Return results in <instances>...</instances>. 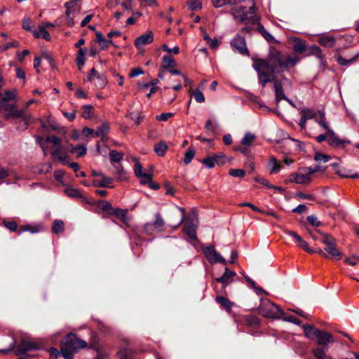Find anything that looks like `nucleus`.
Returning a JSON list of instances; mask_svg holds the SVG:
<instances>
[{
  "label": "nucleus",
  "mask_w": 359,
  "mask_h": 359,
  "mask_svg": "<svg viewBox=\"0 0 359 359\" xmlns=\"http://www.w3.org/2000/svg\"><path fill=\"white\" fill-rule=\"evenodd\" d=\"M299 60L300 57L298 55H284L273 47L269 48L266 59L254 60L252 67L257 73L259 83L262 87H264L268 83H273L275 99L277 102L285 100L293 107H295L294 102L284 94L283 88L286 89L292 88V82L284 76H281L278 79L277 74L290 70Z\"/></svg>",
  "instance_id": "obj_1"
},
{
  "label": "nucleus",
  "mask_w": 359,
  "mask_h": 359,
  "mask_svg": "<svg viewBox=\"0 0 359 359\" xmlns=\"http://www.w3.org/2000/svg\"><path fill=\"white\" fill-rule=\"evenodd\" d=\"M37 142L44 152L47 154L48 143H52L50 154L55 160L58 161L62 164L67 163V151H69V146L65 147L61 144L62 139L55 135L47 136L45 140L41 137H36Z\"/></svg>",
  "instance_id": "obj_2"
},
{
  "label": "nucleus",
  "mask_w": 359,
  "mask_h": 359,
  "mask_svg": "<svg viewBox=\"0 0 359 359\" xmlns=\"http://www.w3.org/2000/svg\"><path fill=\"white\" fill-rule=\"evenodd\" d=\"M291 43L295 53L302 55L303 57L315 55L319 60L320 65L323 67L325 65L324 56L318 46L316 45L308 46L304 40L296 37L291 39Z\"/></svg>",
  "instance_id": "obj_3"
},
{
  "label": "nucleus",
  "mask_w": 359,
  "mask_h": 359,
  "mask_svg": "<svg viewBox=\"0 0 359 359\" xmlns=\"http://www.w3.org/2000/svg\"><path fill=\"white\" fill-rule=\"evenodd\" d=\"M86 346L85 341L76 337L74 334H69L61 341L60 353L65 359H71L76 352Z\"/></svg>",
  "instance_id": "obj_4"
},
{
  "label": "nucleus",
  "mask_w": 359,
  "mask_h": 359,
  "mask_svg": "<svg viewBox=\"0 0 359 359\" xmlns=\"http://www.w3.org/2000/svg\"><path fill=\"white\" fill-rule=\"evenodd\" d=\"M325 168L323 166L308 167L302 168L298 173L290 175V180L300 184H306L311 182L312 175L318 172H324Z\"/></svg>",
  "instance_id": "obj_5"
},
{
  "label": "nucleus",
  "mask_w": 359,
  "mask_h": 359,
  "mask_svg": "<svg viewBox=\"0 0 359 359\" xmlns=\"http://www.w3.org/2000/svg\"><path fill=\"white\" fill-rule=\"evenodd\" d=\"M258 309L259 314L265 318H281L284 315L283 311L268 299L261 300Z\"/></svg>",
  "instance_id": "obj_6"
},
{
  "label": "nucleus",
  "mask_w": 359,
  "mask_h": 359,
  "mask_svg": "<svg viewBox=\"0 0 359 359\" xmlns=\"http://www.w3.org/2000/svg\"><path fill=\"white\" fill-rule=\"evenodd\" d=\"M54 24H23V28L29 31L36 38H41L50 41L51 37L48 33L49 29L53 28Z\"/></svg>",
  "instance_id": "obj_7"
},
{
  "label": "nucleus",
  "mask_w": 359,
  "mask_h": 359,
  "mask_svg": "<svg viewBox=\"0 0 359 359\" xmlns=\"http://www.w3.org/2000/svg\"><path fill=\"white\" fill-rule=\"evenodd\" d=\"M321 234L323 236L321 242L325 245L324 250L327 252V255L338 260L340 259L342 257V254L337 247L335 239L329 234Z\"/></svg>",
  "instance_id": "obj_8"
},
{
  "label": "nucleus",
  "mask_w": 359,
  "mask_h": 359,
  "mask_svg": "<svg viewBox=\"0 0 359 359\" xmlns=\"http://www.w3.org/2000/svg\"><path fill=\"white\" fill-rule=\"evenodd\" d=\"M165 221L161 214L157 212L155 214V221L145 224L144 229L148 234H154L163 231Z\"/></svg>",
  "instance_id": "obj_9"
},
{
  "label": "nucleus",
  "mask_w": 359,
  "mask_h": 359,
  "mask_svg": "<svg viewBox=\"0 0 359 359\" xmlns=\"http://www.w3.org/2000/svg\"><path fill=\"white\" fill-rule=\"evenodd\" d=\"M202 251L208 261L213 264L216 263L226 264V261L219 252H217L214 245L202 247Z\"/></svg>",
  "instance_id": "obj_10"
},
{
  "label": "nucleus",
  "mask_w": 359,
  "mask_h": 359,
  "mask_svg": "<svg viewBox=\"0 0 359 359\" xmlns=\"http://www.w3.org/2000/svg\"><path fill=\"white\" fill-rule=\"evenodd\" d=\"M82 0H72L65 4L66 8V15L69 21L77 20L76 16L79 15L81 11V2Z\"/></svg>",
  "instance_id": "obj_11"
},
{
  "label": "nucleus",
  "mask_w": 359,
  "mask_h": 359,
  "mask_svg": "<svg viewBox=\"0 0 359 359\" xmlns=\"http://www.w3.org/2000/svg\"><path fill=\"white\" fill-rule=\"evenodd\" d=\"M154 41V34L151 31H147L145 34L137 37L134 41V45L141 54L144 53V46Z\"/></svg>",
  "instance_id": "obj_12"
},
{
  "label": "nucleus",
  "mask_w": 359,
  "mask_h": 359,
  "mask_svg": "<svg viewBox=\"0 0 359 359\" xmlns=\"http://www.w3.org/2000/svg\"><path fill=\"white\" fill-rule=\"evenodd\" d=\"M86 81L93 82L99 88H103L107 84V80L104 74L98 73L94 68L87 76Z\"/></svg>",
  "instance_id": "obj_13"
},
{
  "label": "nucleus",
  "mask_w": 359,
  "mask_h": 359,
  "mask_svg": "<svg viewBox=\"0 0 359 359\" xmlns=\"http://www.w3.org/2000/svg\"><path fill=\"white\" fill-rule=\"evenodd\" d=\"M284 233L291 236L299 248H302L309 253H313V250L311 248L308 243L296 232L285 229L284 230Z\"/></svg>",
  "instance_id": "obj_14"
},
{
  "label": "nucleus",
  "mask_w": 359,
  "mask_h": 359,
  "mask_svg": "<svg viewBox=\"0 0 359 359\" xmlns=\"http://www.w3.org/2000/svg\"><path fill=\"white\" fill-rule=\"evenodd\" d=\"M315 338L316 339L317 344L321 346H326L334 341L332 335L330 333L321 330H318L316 332Z\"/></svg>",
  "instance_id": "obj_15"
},
{
  "label": "nucleus",
  "mask_w": 359,
  "mask_h": 359,
  "mask_svg": "<svg viewBox=\"0 0 359 359\" xmlns=\"http://www.w3.org/2000/svg\"><path fill=\"white\" fill-rule=\"evenodd\" d=\"M328 137L327 142L330 146L333 147H344V143L350 144L351 142L349 140H340L338 136L334 133V132L331 129L327 131Z\"/></svg>",
  "instance_id": "obj_16"
},
{
  "label": "nucleus",
  "mask_w": 359,
  "mask_h": 359,
  "mask_svg": "<svg viewBox=\"0 0 359 359\" xmlns=\"http://www.w3.org/2000/svg\"><path fill=\"white\" fill-rule=\"evenodd\" d=\"M36 348H38V345L36 343L23 340L18 345L15 353L17 355H21L27 351L35 350Z\"/></svg>",
  "instance_id": "obj_17"
},
{
  "label": "nucleus",
  "mask_w": 359,
  "mask_h": 359,
  "mask_svg": "<svg viewBox=\"0 0 359 359\" xmlns=\"http://www.w3.org/2000/svg\"><path fill=\"white\" fill-rule=\"evenodd\" d=\"M236 275V274L234 271H232L226 267L224 274L221 277L217 278L215 281L221 283L223 285V288L224 289L226 285L232 282V280Z\"/></svg>",
  "instance_id": "obj_18"
},
{
  "label": "nucleus",
  "mask_w": 359,
  "mask_h": 359,
  "mask_svg": "<svg viewBox=\"0 0 359 359\" xmlns=\"http://www.w3.org/2000/svg\"><path fill=\"white\" fill-rule=\"evenodd\" d=\"M231 46L235 48L241 54H244L248 52L246 48L245 41L243 37L240 35H236L233 40L231 43Z\"/></svg>",
  "instance_id": "obj_19"
},
{
  "label": "nucleus",
  "mask_w": 359,
  "mask_h": 359,
  "mask_svg": "<svg viewBox=\"0 0 359 359\" xmlns=\"http://www.w3.org/2000/svg\"><path fill=\"white\" fill-rule=\"evenodd\" d=\"M178 210L180 212V215L178 216V213L173 212H172V217L173 219L178 217L176 222L174 221H171L169 224V226L174 229H177L184 221L185 219V210L183 208H177Z\"/></svg>",
  "instance_id": "obj_20"
},
{
  "label": "nucleus",
  "mask_w": 359,
  "mask_h": 359,
  "mask_svg": "<svg viewBox=\"0 0 359 359\" xmlns=\"http://www.w3.org/2000/svg\"><path fill=\"white\" fill-rule=\"evenodd\" d=\"M318 42L325 48H332L335 45V38L332 35H323L318 39Z\"/></svg>",
  "instance_id": "obj_21"
},
{
  "label": "nucleus",
  "mask_w": 359,
  "mask_h": 359,
  "mask_svg": "<svg viewBox=\"0 0 359 359\" xmlns=\"http://www.w3.org/2000/svg\"><path fill=\"white\" fill-rule=\"evenodd\" d=\"M196 230V226L192 222H186L183 227L184 233L194 240L197 239Z\"/></svg>",
  "instance_id": "obj_22"
},
{
  "label": "nucleus",
  "mask_w": 359,
  "mask_h": 359,
  "mask_svg": "<svg viewBox=\"0 0 359 359\" xmlns=\"http://www.w3.org/2000/svg\"><path fill=\"white\" fill-rule=\"evenodd\" d=\"M86 52L87 50L85 48H81L79 50L78 54L76 57V63L79 70H81L85 65V54L86 53Z\"/></svg>",
  "instance_id": "obj_23"
},
{
  "label": "nucleus",
  "mask_w": 359,
  "mask_h": 359,
  "mask_svg": "<svg viewBox=\"0 0 359 359\" xmlns=\"http://www.w3.org/2000/svg\"><path fill=\"white\" fill-rule=\"evenodd\" d=\"M332 166L334 168L336 172L343 177H352L355 178L358 177L356 174L351 175L350 170L345 169L344 168L339 167L337 163H332Z\"/></svg>",
  "instance_id": "obj_24"
},
{
  "label": "nucleus",
  "mask_w": 359,
  "mask_h": 359,
  "mask_svg": "<svg viewBox=\"0 0 359 359\" xmlns=\"http://www.w3.org/2000/svg\"><path fill=\"white\" fill-rule=\"evenodd\" d=\"M268 169L271 174L278 173L280 169L281 165L278 163L276 158L274 156H271L268 163Z\"/></svg>",
  "instance_id": "obj_25"
},
{
  "label": "nucleus",
  "mask_w": 359,
  "mask_h": 359,
  "mask_svg": "<svg viewBox=\"0 0 359 359\" xmlns=\"http://www.w3.org/2000/svg\"><path fill=\"white\" fill-rule=\"evenodd\" d=\"M200 29L203 32V39L207 42V43L209 45V46L212 48L215 49L219 46V41L218 40L215 39H211L208 34L206 33V32L203 29V27H200Z\"/></svg>",
  "instance_id": "obj_26"
},
{
  "label": "nucleus",
  "mask_w": 359,
  "mask_h": 359,
  "mask_svg": "<svg viewBox=\"0 0 359 359\" xmlns=\"http://www.w3.org/2000/svg\"><path fill=\"white\" fill-rule=\"evenodd\" d=\"M101 180H95L93 182L95 187H110V184L112 183L113 180L109 177H106L102 175Z\"/></svg>",
  "instance_id": "obj_27"
},
{
  "label": "nucleus",
  "mask_w": 359,
  "mask_h": 359,
  "mask_svg": "<svg viewBox=\"0 0 359 359\" xmlns=\"http://www.w3.org/2000/svg\"><path fill=\"white\" fill-rule=\"evenodd\" d=\"M69 151L72 154H76L78 157H80L86 154L87 149L84 145L81 144L74 147L69 144Z\"/></svg>",
  "instance_id": "obj_28"
},
{
  "label": "nucleus",
  "mask_w": 359,
  "mask_h": 359,
  "mask_svg": "<svg viewBox=\"0 0 359 359\" xmlns=\"http://www.w3.org/2000/svg\"><path fill=\"white\" fill-rule=\"evenodd\" d=\"M168 145L164 141L158 142L154 145V150L158 156H163L168 150Z\"/></svg>",
  "instance_id": "obj_29"
},
{
  "label": "nucleus",
  "mask_w": 359,
  "mask_h": 359,
  "mask_svg": "<svg viewBox=\"0 0 359 359\" xmlns=\"http://www.w3.org/2000/svg\"><path fill=\"white\" fill-rule=\"evenodd\" d=\"M162 69L164 70H167L170 67H173L176 65L175 60L170 55H164L162 60Z\"/></svg>",
  "instance_id": "obj_30"
},
{
  "label": "nucleus",
  "mask_w": 359,
  "mask_h": 359,
  "mask_svg": "<svg viewBox=\"0 0 359 359\" xmlns=\"http://www.w3.org/2000/svg\"><path fill=\"white\" fill-rule=\"evenodd\" d=\"M52 170V165L50 163H41L34 168V172L38 174H46Z\"/></svg>",
  "instance_id": "obj_31"
},
{
  "label": "nucleus",
  "mask_w": 359,
  "mask_h": 359,
  "mask_svg": "<svg viewBox=\"0 0 359 359\" xmlns=\"http://www.w3.org/2000/svg\"><path fill=\"white\" fill-rule=\"evenodd\" d=\"M258 31L262 35V36L269 43H276L277 41L275 38L269 33L264 27L262 25V24H258Z\"/></svg>",
  "instance_id": "obj_32"
},
{
  "label": "nucleus",
  "mask_w": 359,
  "mask_h": 359,
  "mask_svg": "<svg viewBox=\"0 0 359 359\" xmlns=\"http://www.w3.org/2000/svg\"><path fill=\"white\" fill-rule=\"evenodd\" d=\"M215 300L217 303L220 304L224 308H225L228 311L231 309L233 306V303L229 301L226 297L223 296H217Z\"/></svg>",
  "instance_id": "obj_33"
},
{
  "label": "nucleus",
  "mask_w": 359,
  "mask_h": 359,
  "mask_svg": "<svg viewBox=\"0 0 359 359\" xmlns=\"http://www.w3.org/2000/svg\"><path fill=\"white\" fill-rule=\"evenodd\" d=\"M319 114H320V118L319 119L316 118V122L318 123V124L320 126H321L323 128H324L327 132L328 131V130H331V128H330V126L326 121L325 111H320Z\"/></svg>",
  "instance_id": "obj_34"
},
{
  "label": "nucleus",
  "mask_w": 359,
  "mask_h": 359,
  "mask_svg": "<svg viewBox=\"0 0 359 359\" xmlns=\"http://www.w3.org/2000/svg\"><path fill=\"white\" fill-rule=\"evenodd\" d=\"M6 111L8 112V117H13L15 118H18L23 117L25 109H16L15 105H12V109L11 110H5Z\"/></svg>",
  "instance_id": "obj_35"
},
{
  "label": "nucleus",
  "mask_w": 359,
  "mask_h": 359,
  "mask_svg": "<svg viewBox=\"0 0 359 359\" xmlns=\"http://www.w3.org/2000/svg\"><path fill=\"white\" fill-rule=\"evenodd\" d=\"M109 131L108 125L105 123H102L98 127L97 130L95 132L94 136L101 137L102 140L106 137Z\"/></svg>",
  "instance_id": "obj_36"
},
{
  "label": "nucleus",
  "mask_w": 359,
  "mask_h": 359,
  "mask_svg": "<svg viewBox=\"0 0 359 359\" xmlns=\"http://www.w3.org/2000/svg\"><path fill=\"white\" fill-rule=\"evenodd\" d=\"M312 353L318 359H332V358L326 354L325 348H318L312 350Z\"/></svg>",
  "instance_id": "obj_37"
},
{
  "label": "nucleus",
  "mask_w": 359,
  "mask_h": 359,
  "mask_svg": "<svg viewBox=\"0 0 359 359\" xmlns=\"http://www.w3.org/2000/svg\"><path fill=\"white\" fill-rule=\"evenodd\" d=\"M98 206L100 209L109 215H112L113 210L114 209L111 203L108 201H100L98 203Z\"/></svg>",
  "instance_id": "obj_38"
},
{
  "label": "nucleus",
  "mask_w": 359,
  "mask_h": 359,
  "mask_svg": "<svg viewBox=\"0 0 359 359\" xmlns=\"http://www.w3.org/2000/svg\"><path fill=\"white\" fill-rule=\"evenodd\" d=\"M305 336L308 338L313 339L316 335L318 329H316L312 325H304L303 327Z\"/></svg>",
  "instance_id": "obj_39"
},
{
  "label": "nucleus",
  "mask_w": 359,
  "mask_h": 359,
  "mask_svg": "<svg viewBox=\"0 0 359 359\" xmlns=\"http://www.w3.org/2000/svg\"><path fill=\"white\" fill-rule=\"evenodd\" d=\"M96 39L102 49L107 48L109 45L111 43V41L106 39L101 33H97Z\"/></svg>",
  "instance_id": "obj_40"
},
{
  "label": "nucleus",
  "mask_w": 359,
  "mask_h": 359,
  "mask_svg": "<svg viewBox=\"0 0 359 359\" xmlns=\"http://www.w3.org/2000/svg\"><path fill=\"white\" fill-rule=\"evenodd\" d=\"M301 115L305 119H315L316 118V113L311 109H302L300 111Z\"/></svg>",
  "instance_id": "obj_41"
},
{
  "label": "nucleus",
  "mask_w": 359,
  "mask_h": 359,
  "mask_svg": "<svg viewBox=\"0 0 359 359\" xmlns=\"http://www.w3.org/2000/svg\"><path fill=\"white\" fill-rule=\"evenodd\" d=\"M65 224L62 220L55 219L53 222L52 231L54 233H61L64 231Z\"/></svg>",
  "instance_id": "obj_42"
},
{
  "label": "nucleus",
  "mask_w": 359,
  "mask_h": 359,
  "mask_svg": "<svg viewBox=\"0 0 359 359\" xmlns=\"http://www.w3.org/2000/svg\"><path fill=\"white\" fill-rule=\"evenodd\" d=\"M128 211L125 209L115 208L113 210L112 215H114L122 221L126 222L127 220Z\"/></svg>",
  "instance_id": "obj_43"
},
{
  "label": "nucleus",
  "mask_w": 359,
  "mask_h": 359,
  "mask_svg": "<svg viewBox=\"0 0 359 359\" xmlns=\"http://www.w3.org/2000/svg\"><path fill=\"white\" fill-rule=\"evenodd\" d=\"M123 157V154L121 152H118L116 150H112L109 152V158L111 161V163L116 162L118 163L120 162Z\"/></svg>",
  "instance_id": "obj_44"
},
{
  "label": "nucleus",
  "mask_w": 359,
  "mask_h": 359,
  "mask_svg": "<svg viewBox=\"0 0 359 359\" xmlns=\"http://www.w3.org/2000/svg\"><path fill=\"white\" fill-rule=\"evenodd\" d=\"M213 5L215 7H222L225 5H234L236 4V0H212Z\"/></svg>",
  "instance_id": "obj_45"
},
{
  "label": "nucleus",
  "mask_w": 359,
  "mask_h": 359,
  "mask_svg": "<svg viewBox=\"0 0 359 359\" xmlns=\"http://www.w3.org/2000/svg\"><path fill=\"white\" fill-rule=\"evenodd\" d=\"M190 95L194 97L195 100L198 103H202L205 101V97L203 93L198 89H196L194 91L190 92Z\"/></svg>",
  "instance_id": "obj_46"
},
{
  "label": "nucleus",
  "mask_w": 359,
  "mask_h": 359,
  "mask_svg": "<svg viewBox=\"0 0 359 359\" xmlns=\"http://www.w3.org/2000/svg\"><path fill=\"white\" fill-rule=\"evenodd\" d=\"M187 5L190 10L196 11L202 8L201 0H187Z\"/></svg>",
  "instance_id": "obj_47"
},
{
  "label": "nucleus",
  "mask_w": 359,
  "mask_h": 359,
  "mask_svg": "<svg viewBox=\"0 0 359 359\" xmlns=\"http://www.w3.org/2000/svg\"><path fill=\"white\" fill-rule=\"evenodd\" d=\"M40 231L39 226H32V225H23L20 226V230L19 231V234H20L22 231H29L32 233H37Z\"/></svg>",
  "instance_id": "obj_48"
},
{
  "label": "nucleus",
  "mask_w": 359,
  "mask_h": 359,
  "mask_svg": "<svg viewBox=\"0 0 359 359\" xmlns=\"http://www.w3.org/2000/svg\"><path fill=\"white\" fill-rule=\"evenodd\" d=\"M119 359H131L133 356V352L130 349L123 348L121 349L118 352Z\"/></svg>",
  "instance_id": "obj_49"
},
{
  "label": "nucleus",
  "mask_w": 359,
  "mask_h": 359,
  "mask_svg": "<svg viewBox=\"0 0 359 359\" xmlns=\"http://www.w3.org/2000/svg\"><path fill=\"white\" fill-rule=\"evenodd\" d=\"M195 154H196L195 150L193 148L189 149L185 152V154H184V163L185 164L190 163L191 161H192V159L194 158Z\"/></svg>",
  "instance_id": "obj_50"
},
{
  "label": "nucleus",
  "mask_w": 359,
  "mask_h": 359,
  "mask_svg": "<svg viewBox=\"0 0 359 359\" xmlns=\"http://www.w3.org/2000/svg\"><path fill=\"white\" fill-rule=\"evenodd\" d=\"M255 139V135L250 133H246L242 139L241 143L243 145H250Z\"/></svg>",
  "instance_id": "obj_51"
},
{
  "label": "nucleus",
  "mask_w": 359,
  "mask_h": 359,
  "mask_svg": "<svg viewBox=\"0 0 359 359\" xmlns=\"http://www.w3.org/2000/svg\"><path fill=\"white\" fill-rule=\"evenodd\" d=\"M65 194L72 198H81V194L79 189L74 188H68L65 190Z\"/></svg>",
  "instance_id": "obj_52"
},
{
  "label": "nucleus",
  "mask_w": 359,
  "mask_h": 359,
  "mask_svg": "<svg viewBox=\"0 0 359 359\" xmlns=\"http://www.w3.org/2000/svg\"><path fill=\"white\" fill-rule=\"evenodd\" d=\"M229 174L234 177H243L245 175V171L243 169H230Z\"/></svg>",
  "instance_id": "obj_53"
},
{
  "label": "nucleus",
  "mask_w": 359,
  "mask_h": 359,
  "mask_svg": "<svg viewBox=\"0 0 359 359\" xmlns=\"http://www.w3.org/2000/svg\"><path fill=\"white\" fill-rule=\"evenodd\" d=\"M215 161L213 156H209L202 161V163L208 168H212L217 164Z\"/></svg>",
  "instance_id": "obj_54"
},
{
  "label": "nucleus",
  "mask_w": 359,
  "mask_h": 359,
  "mask_svg": "<svg viewBox=\"0 0 359 359\" xmlns=\"http://www.w3.org/2000/svg\"><path fill=\"white\" fill-rule=\"evenodd\" d=\"M116 175H117V180L119 181H124L127 180V175L126 172L123 170V168L121 166H117L116 168Z\"/></svg>",
  "instance_id": "obj_55"
},
{
  "label": "nucleus",
  "mask_w": 359,
  "mask_h": 359,
  "mask_svg": "<svg viewBox=\"0 0 359 359\" xmlns=\"http://www.w3.org/2000/svg\"><path fill=\"white\" fill-rule=\"evenodd\" d=\"M135 164L134 168V173L137 177H140L142 175H144L145 172H143V168L140 163L135 159Z\"/></svg>",
  "instance_id": "obj_56"
},
{
  "label": "nucleus",
  "mask_w": 359,
  "mask_h": 359,
  "mask_svg": "<svg viewBox=\"0 0 359 359\" xmlns=\"http://www.w3.org/2000/svg\"><path fill=\"white\" fill-rule=\"evenodd\" d=\"M355 60V57H353L348 60L344 58L343 57L339 56L337 59V62L342 66H348L352 64Z\"/></svg>",
  "instance_id": "obj_57"
},
{
  "label": "nucleus",
  "mask_w": 359,
  "mask_h": 359,
  "mask_svg": "<svg viewBox=\"0 0 359 359\" xmlns=\"http://www.w3.org/2000/svg\"><path fill=\"white\" fill-rule=\"evenodd\" d=\"M315 161L318 162L326 163L330 159V156L320 153H317L314 157Z\"/></svg>",
  "instance_id": "obj_58"
},
{
  "label": "nucleus",
  "mask_w": 359,
  "mask_h": 359,
  "mask_svg": "<svg viewBox=\"0 0 359 359\" xmlns=\"http://www.w3.org/2000/svg\"><path fill=\"white\" fill-rule=\"evenodd\" d=\"M174 114L171 112L169 113H162L160 115H157L156 116V120L159 121H166L168 118L172 117Z\"/></svg>",
  "instance_id": "obj_59"
},
{
  "label": "nucleus",
  "mask_w": 359,
  "mask_h": 359,
  "mask_svg": "<svg viewBox=\"0 0 359 359\" xmlns=\"http://www.w3.org/2000/svg\"><path fill=\"white\" fill-rule=\"evenodd\" d=\"M139 178L142 184H146L151 182L152 175L149 173H144Z\"/></svg>",
  "instance_id": "obj_60"
},
{
  "label": "nucleus",
  "mask_w": 359,
  "mask_h": 359,
  "mask_svg": "<svg viewBox=\"0 0 359 359\" xmlns=\"http://www.w3.org/2000/svg\"><path fill=\"white\" fill-rule=\"evenodd\" d=\"M213 158L216 160L217 164H224L225 163V155L223 153H217L214 154Z\"/></svg>",
  "instance_id": "obj_61"
},
{
  "label": "nucleus",
  "mask_w": 359,
  "mask_h": 359,
  "mask_svg": "<svg viewBox=\"0 0 359 359\" xmlns=\"http://www.w3.org/2000/svg\"><path fill=\"white\" fill-rule=\"evenodd\" d=\"M4 226L11 231H16L18 224L15 222H4Z\"/></svg>",
  "instance_id": "obj_62"
},
{
  "label": "nucleus",
  "mask_w": 359,
  "mask_h": 359,
  "mask_svg": "<svg viewBox=\"0 0 359 359\" xmlns=\"http://www.w3.org/2000/svg\"><path fill=\"white\" fill-rule=\"evenodd\" d=\"M143 73H144V72L142 69V68L136 67V68L132 69L130 70V72L129 75H130V77H136V76H140L141 74H143Z\"/></svg>",
  "instance_id": "obj_63"
},
{
  "label": "nucleus",
  "mask_w": 359,
  "mask_h": 359,
  "mask_svg": "<svg viewBox=\"0 0 359 359\" xmlns=\"http://www.w3.org/2000/svg\"><path fill=\"white\" fill-rule=\"evenodd\" d=\"M307 220L313 226H319L320 225V222L313 215L309 216Z\"/></svg>",
  "instance_id": "obj_64"
}]
</instances>
